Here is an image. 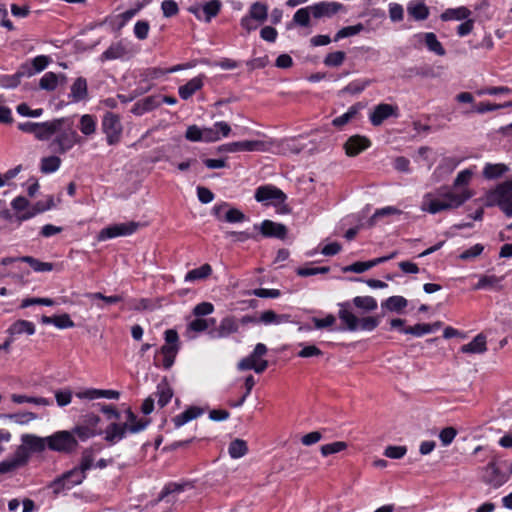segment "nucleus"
Listing matches in <instances>:
<instances>
[{
    "label": "nucleus",
    "mask_w": 512,
    "mask_h": 512,
    "mask_svg": "<svg viewBox=\"0 0 512 512\" xmlns=\"http://www.w3.org/2000/svg\"><path fill=\"white\" fill-rule=\"evenodd\" d=\"M28 456L24 448H16L11 456L6 457L0 462V474H12L26 466Z\"/></svg>",
    "instance_id": "nucleus-16"
},
{
    "label": "nucleus",
    "mask_w": 512,
    "mask_h": 512,
    "mask_svg": "<svg viewBox=\"0 0 512 512\" xmlns=\"http://www.w3.org/2000/svg\"><path fill=\"white\" fill-rule=\"evenodd\" d=\"M48 437V449L59 453H71L77 446L78 441L74 434L67 430L57 431Z\"/></svg>",
    "instance_id": "nucleus-9"
},
{
    "label": "nucleus",
    "mask_w": 512,
    "mask_h": 512,
    "mask_svg": "<svg viewBox=\"0 0 512 512\" xmlns=\"http://www.w3.org/2000/svg\"><path fill=\"white\" fill-rule=\"evenodd\" d=\"M415 37L419 39H423L424 43L427 47V49L438 55V56H444L446 54V51L441 44V42L438 40L437 36L433 32H426V33H419L415 35Z\"/></svg>",
    "instance_id": "nucleus-34"
},
{
    "label": "nucleus",
    "mask_w": 512,
    "mask_h": 512,
    "mask_svg": "<svg viewBox=\"0 0 512 512\" xmlns=\"http://www.w3.org/2000/svg\"><path fill=\"white\" fill-rule=\"evenodd\" d=\"M127 424L111 423L105 429V440L110 444H116L127 436Z\"/></svg>",
    "instance_id": "nucleus-30"
},
{
    "label": "nucleus",
    "mask_w": 512,
    "mask_h": 512,
    "mask_svg": "<svg viewBox=\"0 0 512 512\" xmlns=\"http://www.w3.org/2000/svg\"><path fill=\"white\" fill-rule=\"evenodd\" d=\"M205 127L201 128L197 125L187 127L185 138L191 142H205Z\"/></svg>",
    "instance_id": "nucleus-59"
},
{
    "label": "nucleus",
    "mask_w": 512,
    "mask_h": 512,
    "mask_svg": "<svg viewBox=\"0 0 512 512\" xmlns=\"http://www.w3.org/2000/svg\"><path fill=\"white\" fill-rule=\"evenodd\" d=\"M460 351L464 354H483L487 351V339L482 333L476 335L471 342L463 345Z\"/></svg>",
    "instance_id": "nucleus-33"
},
{
    "label": "nucleus",
    "mask_w": 512,
    "mask_h": 512,
    "mask_svg": "<svg viewBox=\"0 0 512 512\" xmlns=\"http://www.w3.org/2000/svg\"><path fill=\"white\" fill-rule=\"evenodd\" d=\"M59 84V76L54 72H46L39 81V87L46 91H54Z\"/></svg>",
    "instance_id": "nucleus-55"
},
{
    "label": "nucleus",
    "mask_w": 512,
    "mask_h": 512,
    "mask_svg": "<svg viewBox=\"0 0 512 512\" xmlns=\"http://www.w3.org/2000/svg\"><path fill=\"white\" fill-rule=\"evenodd\" d=\"M272 150L271 144L266 140H243L222 144L218 147L220 153L237 152H267Z\"/></svg>",
    "instance_id": "nucleus-8"
},
{
    "label": "nucleus",
    "mask_w": 512,
    "mask_h": 512,
    "mask_svg": "<svg viewBox=\"0 0 512 512\" xmlns=\"http://www.w3.org/2000/svg\"><path fill=\"white\" fill-rule=\"evenodd\" d=\"M407 13L415 21H424L430 15V9L424 0H411L407 3Z\"/></svg>",
    "instance_id": "nucleus-26"
},
{
    "label": "nucleus",
    "mask_w": 512,
    "mask_h": 512,
    "mask_svg": "<svg viewBox=\"0 0 512 512\" xmlns=\"http://www.w3.org/2000/svg\"><path fill=\"white\" fill-rule=\"evenodd\" d=\"M61 162L57 155L43 157L40 161V171L43 174H52L60 168Z\"/></svg>",
    "instance_id": "nucleus-48"
},
{
    "label": "nucleus",
    "mask_w": 512,
    "mask_h": 512,
    "mask_svg": "<svg viewBox=\"0 0 512 512\" xmlns=\"http://www.w3.org/2000/svg\"><path fill=\"white\" fill-rule=\"evenodd\" d=\"M471 15V11L464 7V6H460V7H456V8H448L446 9L445 11H443L440 15V19L442 21H452V20H456V21H463V20H466L470 17Z\"/></svg>",
    "instance_id": "nucleus-40"
},
{
    "label": "nucleus",
    "mask_w": 512,
    "mask_h": 512,
    "mask_svg": "<svg viewBox=\"0 0 512 512\" xmlns=\"http://www.w3.org/2000/svg\"><path fill=\"white\" fill-rule=\"evenodd\" d=\"M102 129L109 145H114L119 142L122 133V125L118 115L107 112L102 120Z\"/></svg>",
    "instance_id": "nucleus-14"
},
{
    "label": "nucleus",
    "mask_w": 512,
    "mask_h": 512,
    "mask_svg": "<svg viewBox=\"0 0 512 512\" xmlns=\"http://www.w3.org/2000/svg\"><path fill=\"white\" fill-rule=\"evenodd\" d=\"M85 478L86 475L81 471V469L75 467L63 474L61 477L55 479L50 484V488L55 494H59L65 490H70L74 486L81 484Z\"/></svg>",
    "instance_id": "nucleus-11"
},
{
    "label": "nucleus",
    "mask_w": 512,
    "mask_h": 512,
    "mask_svg": "<svg viewBox=\"0 0 512 512\" xmlns=\"http://www.w3.org/2000/svg\"><path fill=\"white\" fill-rule=\"evenodd\" d=\"M372 81L370 79H356L347 84L343 89L342 93L357 95L363 92Z\"/></svg>",
    "instance_id": "nucleus-51"
},
{
    "label": "nucleus",
    "mask_w": 512,
    "mask_h": 512,
    "mask_svg": "<svg viewBox=\"0 0 512 512\" xmlns=\"http://www.w3.org/2000/svg\"><path fill=\"white\" fill-rule=\"evenodd\" d=\"M212 272V266L205 263L197 268L189 270L184 276V281L187 283L203 281L209 278L212 275Z\"/></svg>",
    "instance_id": "nucleus-35"
},
{
    "label": "nucleus",
    "mask_w": 512,
    "mask_h": 512,
    "mask_svg": "<svg viewBox=\"0 0 512 512\" xmlns=\"http://www.w3.org/2000/svg\"><path fill=\"white\" fill-rule=\"evenodd\" d=\"M18 260L21 262H25L29 264V266L35 271V272H50L53 270V264L50 262H42L34 257L31 256H22L18 257Z\"/></svg>",
    "instance_id": "nucleus-50"
},
{
    "label": "nucleus",
    "mask_w": 512,
    "mask_h": 512,
    "mask_svg": "<svg viewBox=\"0 0 512 512\" xmlns=\"http://www.w3.org/2000/svg\"><path fill=\"white\" fill-rule=\"evenodd\" d=\"M24 75L19 68L14 74H0V87L3 89H14L19 86Z\"/></svg>",
    "instance_id": "nucleus-46"
},
{
    "label": "nucleus",
    "mask_w": 512,
    "mask_h": 512,
    "mask_svg": "<svg viewBox=\"0 0 512 512\" xmlns=\"http://www.w3.org/2000/svg\"><path fill=\"white\" fill-rule=\"evenodd\" d=\"M491 205H498L508 217L512 216V177L500 183L487 194Z\"/></svg>",
    "instance_id": "nucleus-5"
},
{
    "label": "nucleus",
    "mask_w": 512,
    "mask_h": 512,
    "mask_svg": "<svg viewBox=\"0 0 512 512\" xmlns=\"http://www.w3.org/2000/svg\"><path fill=\"white\" fill-rule=\"evenodd\" d=\"M8 418L12 420L14 423L19 425H27L31 421L38 418V416L33 412H20L8 415Z\"/></svg>",
    "instance_id": "nucleus-64"
},
{
    "label": "nucleus",
    "mask_w": 512,
    "mask_h": 512,
    "mask_svg": "<svg viewBox=\"0 0 512 512\" xmlns=\"http://www.w3.org/2000/svg\"><path fill=\"white\" fill-rule=\"evenodd\" d=\"M254 198L264 205L279 206L284 204L287 196L279 188L273 185H262L255 190Z\"/></svg>",
    "instance_id": "nucleus-12"
},
{
    "label": "nucleus",
    "mask_w": 512,
    "mask_h": 512,
    "mask_svg": "<svg viewBox=\"0 0 512 512\" xmlns=\"http://www.w3.org/2000/svg\"><path fill=\"white\" fill-rule=\"evenodd\" d=\"M222 7L220 0H209L197 3L188 8V11L193 14L199 21L209 23L216 17Z\"/></svg>",
    "instance_id": "nucleus-13"
},
{
    "label": "nucleus",
    "mask_w": 512,
    "mask_h": 512,
    "mask_svg": "<svg viewBox=\"0 0 512 512\" xmlns=\"http://www.w3.org/2000/svg\"><path fill=\"white\" fill-rule=\"evenodd\" d=\"M463 198L454 195L449 186H442L423 195L420 209L429 214L457 209L463 205Z\"/></svg>",
    "instance_id": "nucleus-1"
},
{
    "label": "nucleus",
    "mask_w": 512,
    "mask_h": 512,
    "mask_svg": "<svg viewBox=\"0 0 512 512\" xmlns=\"http://www.w3.org/2000/svg\"><path fill=\"white\" fill-rule=\"evenodd\" d=\"M54 206L52 197H48L46 201H38L34 204L23 197L17 196L11 201V208L14 211L15 220L20 224L24 221L32 219L36 215L50 210Z\"/></svg>",
    "instance_id": "nucleus-3"
},
{
    "label": "nucleus",
    "mask_w": 512,
    "mask_h": 512,
    "mask_svg": "<svg viewBox=\"0 0 512 512\" xmlns=\"http://www.w3.org/2000/svg\"><path fill=\"white\" fill-rule=\"evenodd\" d=\"M363 108L361 103H356L348 108V110L333 119L332 124L335 127L341 128L356 117L359 111Z\"/></svg>",
    "instance_id": "nucleus-44"
},
{
    "label": "nucleus",
    "mask_w": 512,
    "mask_h": 512,
    "mask_svg": "<svg viewBox=\"0 0 512 512\" xmlns=\"http://www.w3.org/2000/svg\"><path fill=\"white\" fill-rule=\"evenodd\" d=\"M11 401L15 404L30 403L36 406H50L52 401L45 397L27 396L24 394H12Z\"/></svg>",
    "instance_id": "nucleus-43"
},
{
    "label": "nucleus",
    "mask_w": 512,
    "mask_h": 512,
    "mask_svg": "<svg viewBox=\"0 0 512 512\" xmlns=\"http://www.w3.org/2000/svg\"><path fill=\"white\" fill-rule=\"evenodd\" d=\"M56 130L53 139L49 146L50 149L56 154H65L70 151L74 146L81 144L82 138L74 129L72 122L68 119H58Z\"/></svg>",
    "instance_id": "nucleus-2"
},
{
    "label": "nucleus",
    "mask_w": 512,
    "mask_h": 512,
    "mask_svg": "<svg viewBox=\"0 0 512 512\" xmlns=\"http://www.w3.org/2000/svg\"><path fill=\"white\" fill-rule=\"evenodd\" d=\"M353 304L366 312L374 311L377 308V301L372 296H357L353 298Z\"/></svg>",
    "instance_id": "nucleus-56"
},
{
    "label": "nucleus",
    "mask_w": 512,
    "mask_h": 512,
    "mask_svg": "<svg viewBox=\"0 0 512 512\" xmlns=\"http://www.w3.org/2000/svg\"><path fill=\"white\" fill-rule=\"evenodd\" d=\"M268 18V5L256 1L249 7L248 13L240 20L241 27L247 32L257 30Z\"/></svg>",
    "instance_id": "nucleus-6"
},
{
    "label": "nucleus",
    "mask_w": 512,
    "mask_h": 512,
    "mask_svg": "<svg viewBox=\"0 0 512 512\" xmlns=\"http://www.w3.org/2000/svg\"><path fill=\"white\" fill-rule=\"evenodd\" d=\"M408 305V301L403 296H391L383 303V307L392 312H401Z\"/></svg>",
    "instance_id": "nucleus-54"
},
{
    "label": "nucleus",
    "mask_w": 512,
    "mask_h": 512,
    "mask_svg": "<svg viewBox=\"0 0 512 512\" xmlns=\"http://www.w3.org/2000/svg\"><path fill=\"white\" fill-rule=\"evenodd\" d=\"M155 396L157 397V404L160 407H164L171 401L173 390L169 384L164 381L158 384Z\"/></svg>",
    "instance_id": "nucleus-47"
},
{
    "label": "nucleus",
    "mask_w": 512,
    "mask_h": 512,
    "mask_svg": "<svg viewBox=\"0 0 512 512\" xmlns=\"http://www.w3.org/2000/svg\"><path fill=\"white\" fill-rule=\"evenodd\" d=\"M503 277H498L496 275H482L479 278V281L475 285V290L488 289V288H500V283L502 282Z\"/></svg>",
    "instance_id": "nucleus-52"
},
{
    "label": "nucleus",
    "mask_w": 512,
    "mask_h": 512,
    "mask_svg": "<svg viewBox=\"0 0 512 512\" xmlns=\"http://www.w3.org/2000/svg\"><path fill=\"white\" fill-rule=\"evenodd\" d=\"M362 30H363L362 24L343 27L336 33V35L334 37V41L337 42L341 39L355 36V35L359 34Z\"/></svg>",
    "instance_id": "nucleus-63"
},
{
    "label": "nucleus",
    "mask_w": 512,
    "mask_h": 512,
    "mask_svg": "<svg viewBox=\"0 0 512 512\" xmlns=\"http://www.w3.org/2000/svg\"><path fill=\"white\" fill-rule=\"evenodd\" d=\"M395 256H396V252H393V253H391L388 256L379 257V258H376V259H373V260H370V261L355 262V263L349 265L348 267H346L345 271L353 272V273H363V272L371 269L372 267H374V266H376L378 264H381V263H384V262H386V261H388L390 259H393Z\"/></svg>",
    "instance_id": "nucleus-31"
},
{
    "label": "nucleus",
    "mask_w": 512,
    "mask_h": 512,
    "mask_svg": "<svg viewBox=\"0 0 512 512\" xmlns=\"http://www.w3.org/2000/svg\"><path fill=\"white\" fill-rule=\"evenodd\" d=\"M49 64V57L45 55H39L33 58L31 61L26 62L20 66V69L24 77H31L41 71H43Z\"/></svg>",
    "instance_id": "nucleus-24"
},
{
    "label": "nucleus",
    "mask_w": 512,
    "mask_h": 512,
    "mask_svg": "<svg viewBox=\"0 0 512 512\" xmlns=\"http://www.w3.org/2000/svg\"><path fill=\"white\" fill-rule=\"evenodd\" d=\"M254 228L259 230L264 237L284 239L287 235V228L285 225L271 220H264L260 225H254Z\"/></svg>",
    "instance_id": "nucleus-21"
},
{
    "label": "nucleus",
    "mask_w": 512,
    "mask_h": 512,
    "mask_svg": "<svg viewBox=\"0 0 512 512\" xmlns=\"http://www.w3.org/2000/svg\"><path fill=\"white\" fill-rule=\"evenodd\" d=\"M442 327V322L437 321L434 323H418L414 326L403 328L401 333L410 334L415 337H421L426 334H430L438 331Z\"/></svg>",
    "instance_id": "nucleus-29"
},
{
    "label": "nucleus",
    "mask_w": 512,
    "mask_h": 512,
    "mask_svg": "<svg viewBox=\"0 0 512 512\" xmlns=\"http://www.w3.org/2000/svg\"><path fill=\"white\" fill-rule=\"evenodd\" d=\"M216 324L215 318H201L195 317L192 321L187 324L186 335L192 339L195 337L194 334L201 333L209 329Z\"/></svg>",
    "instance_id": "nucleus-27"
},
{
    "label": "nucleus",
    "mask_w": 512,
    "mask_h": 512,
    "mask_svg": "<svg viewBox=\"0 0 512 512\" xmlns=\"http://www.w3.org/2000/svg\"><path fill=\"white\" fill-rule=\"evenodd\" d=\"M267 353V347L263 343L256 344L254 350L238 363V369L241 371L253 370L260 374L268 367V361L263 357Z\"/></svg>",
    "instance_id": "nucleus-7"
},
{
    "label": "nucleus",
    "mask_w": 512,
    "mask_h": 512,
    "mask_svg": "<svg viewBox=\"0 0 512 512\" xmlns=\"http://www.w3.org/2000/svg\"><path fill=\"white\" fill-rule=\"evenodd\" d=\"M205 142L213 143L226 138L231 133V126L225 121H217L210 127H205Z\"/></svg>",
    "instance_id": "nucleus-20"
},
{
    "label": "nucleus",
    "mask_w": 512,
    "mask_h": 512,
    "mask_svg": "<svg viewBox=\"0 0 512 512\" xmlns=\"http://www.w3.org/2000/svg\"><path fill=\"white\" fill-rule=\"evenodd\" d=\"M202 410L198 407H189L184 412L176 415L173 418L175 428H180L186 423L196 419L202 414Z\"/></svg>",
    "instance_id": "nucleus-42"
},
{
    "label": "nucleus",
    "mask_w": 512,
    "mask_h": 512,
    "mask_svg": "<svg viewBox=\"0 0 512 512\" xmlns=\"http://www.w3.org/2000/svg\"><path fill=\"white\" fill-rule=\"evenodd\" d=\"M348 444L344 441H335L332 443H327L321 446L320 452L323 457H327L333 454L340 453L346 450Z\"/></svg>",
    "instance_id": "nucleus-57"
},
{
    "label": "nucleus",
    "mask_w": 512,
    "mask_h": 512,
    "mask_svg": "<svg viewBox=\"0 0 512 512\" xmlns=\"http://www.w3.org/2000/svg\"><path fill=\"white\" fill-rule=\"evenodd\" d=\"M128 54V50L123 41L112 43L102 54V61L122 59Z\"/></svg>",
    "instance_id": "nucleus-36"
},
{
    "label": "nucleus",
    "mask_w": 512,
    "mask_h": 512,
    "mask_svg": "<svg viewBox=\"0 0 512 512\" xmlns=\"http://www.w3.org/2000/svg\"><path fill=\"white\" fill-rule=\"evenodd\" d=\"M248 452L247 443L242 439L233 440L228 447V453L232 459H239Z\"/></svg>",
    "instance_id": "nucleus-53"
},
{
    "label": "nucleus",
    "mask_w": 512,
    "mask_h": 512,
    "mask_svg": "<svg viewBox=\"0 0 512 512\" xmlns=\"http://www.w3.org/2000/svg\"><path fill=\"white\" fill-rule=\"evenodd\" d=\"M138 225L134 222L117 223L101 229L97 240L103 242L120 236H129L137 230Z\"/></svg>",
    "instance_id": "nucleus-15"
},
{
    "label": "nucleus",
    "mask_w": 512,
    "mask_h": 512,
    "mask_svg": "<svg viewBox=\"0 0 512 512\" xmlns=\"http://www.w3.org/2000/svg\"><path fill=\"white\" fill-rule=\"evenodd\" d=\"M311 15L315 18H320L325 15H330L335 12V9L332 8V4L326 2H320L315 5L309 6Z\"/></svg>",
    "instance_id": "nucleus-60"
},
{
    "label": "nucleus",
    "mask_w": 512,
    "mask_h": 512,
    "mask_svg": "<svg viewBox=\"0 0 512 512\" xmlns=\"http://www.w3.org/2000/svg\"><path fill=\"white\" fill-rule=\"evenodd\" d=\"M204 75H198L190 79L186 84L178 88V94L181 99L188 100L197 91L201 90L204 86Z\"/></svg>",
    "instance_id": "nucleus-28"
},
{
    "label": "nucleus",
    "mask_w": 512,
    "mask_h": 512,
    "mask_svg": "<svg viewBox=\"0 0 512 512\" xmlns=\"http://www.w3.org/2000/svg\"><path fill=\"white\" fill-rule=\"evenodd\" d=\"M266 143H270L272 150L268 152L274 154H298L304 149V145L300 144L296 138H288L280 141L266 140Z\"/></svg>",
    "instance_id": "nucleus-18"
},
{
    "label": "nucleus",
    "mask_w": 512,
    "mask_h": 512,
    "mask_svg": "<svg viewBox=\"0 0 512 512\" xmlns=\"http://www.w3.org/2000/svg\"><path fill=\"white\" fill-rule=\"evenodd\" d=\"M17 448H24V452L30 459L31 453L43 452L48 448V437H40L34 434H23L21 436V444Z\"/></svg>",
    "instance_id": "nucleus-17"
},
{
    "label": "nucleus",
    "mask_w": 512,
    "mask_h": 512,
    "mask_svg": "<svg viewBox=\"0 0 512 512\" xmlns=\"http://www.w3.org/2000/svg\"><path fill=\"white\" fill-rule=\"evenodd\" d=\"M371 145L370 140L361 135H354L348 138L344 144L345 153L350 156H356L362 151L368 149Z\"/></svg>",
    "instance_id": "nucleus-23"
},
{
    "label": "nucleus",
    "mask_w": 512,
    "mask_h": 512,
    "mask_svg": "<svg viewBox=\"0 0 512 512\" xmlns=\"http://www.w3.org/2000/svg\"><path fill=\"white\" fill-rule=\"evenodd\" d=\"M346 304H341V309L339 310V318L346 325L347 330L349 331H357V323L359 318L353 314L352 311L345 308Z\"/></svg>",
    "instance_id": "nucleus-49"
},
{
    "label": "nucleus",
    "mask_w": 512,
    "mask_h": 512,
    "mask_svg": "<svg viewBox=\"0 0 512 512\" xmlns=\"http://www.w3.org/2000/svg\"><path fill=\"white\" fill-rule=\"evenodd\" d=\"M87 96V81L83 77H78L71 86L69 97L72 99V102H80L85 100Z\"/></svg>",
    "instance_id": "nucleus-38"
},
{
    "label": "nucleus",
    "mask_w": 512,
    "mask_h": 512,
    "mask_svg": "<svg viewBox=\"0 0 512 512\" xmlns=\"http://www.w3.org/2000/svg\"><path fill=\"white\" fill-rule=\"evenodd\" d=\"M399 108L397 105L381 103L376 105L369 115V120L374 126L381 125L390 117H398Z\"/></svg>",
    "instance_id": "nucleus-19"
},
{
    "label": "nucleus",
    "mask_w": 512,
    "mask_h": 512,
    "mask_svg": "<svg viewBox=\"0 0 512 512\" xmlns=\"http://www.w3.org/2000/svg\"><path fill=\"white\" fill-rule=\"evenodd\" d=\"M509 170L508 166L503 163H486L483 168V177L492 180L504 175Z\"/></svg>",
    "instance_id": "nucleus-45"
},
{
    "label": "nucleus",
    "mask_w": 512,
    "mask_h": 512,
    "mask_svg": "<svg viewBox=\"0 0 512 512\" xmlns=\"http://www.w3.org/2000/svg\"><path fill=\"white\" fill-rule=\"evenodd\" d=\"M290 321V316L287 314H277L273 310H266L260 314L259 322L264 325H279Z\"/></svg>",
    "instance_id": "nucleus-41"
},
{
    "label": "nucleus",
    "mask_w": 512,
    "mask_h": 512,
    "mask_svg": "<svg viewBox=\"0 0 512 512\" xmlns=\"http://www.w3.org/2000/svg\"><path fill=\"white\" fill-rule=\"evenodd\" d=\"M79 129L85 136H90L96 131V120L94 116L85 114L80 118Z\"/></svg>",
    "instance_id": "nucleus-58"
},
{
    "label": "nucleus",
    "mask_w": 512,
    "mask_h": 512,
    "mask_svg": "<svg viewBox=\"0 0 512 512\" xmlns=\"http://www.w3.org/2000/svg\"><path fill=\"white\" fill-rule=\"evenodd\" d=\"M462 162V159L457 157H445L442 159L440 164L436 167L433 172L435 180L438 182L441 180L443 174L448 175L452 173L458 165Z\"/></svg>",
    "instance_id": "nucleus-32"
},
{
    "label": "nucleus",
    "mask_w": 512,
    "mask_h": 512,
    "mask_svg": "<svg viewBox=\"0 0 512 512\" xmlns=\"http://www.w3.org/2000/svg\"><path fill=\"white\" fill-rule=\"evenodd\" d=\"M402 211L394 206H386L380 209H377L372 217L370 218V223L372 225L376 224L377 221L386 216H392V215H400Z\"/></svg>",
    "instance_id": "nucleus-61"
},
{
    "label": "nucleus",
    "mask_w": 512,
    "mask_h": 512,
    "mask_svg": "<svg viewBox=\"0 0 512 512\" xmlns=\"http://www.w3.org/2000/svg\"><path fill=\"white\" fill-rule=\"evenodd\" d=\"M476 173V166L461 170L453 181L450 188L454 195H459L463 198V204L474 196V191L469 187L473 176Z\"/></svg>",
    "instance_id": "nucleus-10"
},
{
    "label": "nucleus",
    "mask_w": 512,
    "mask_h": 512,
    "mask_svg": "<svg viewBox=\"0 0 512 512\" xmlns=\"http://www.w3.org/2000/svg\"><path fill=\"white\" fill-rule=\"evenodd\" d=\"M36 332L35 324L29 320L19 319L14 321L6 330V333L14 340L15 337L22 334L28 336L34 335Z\"/></svg>",
    "instance_id": "nucleus-25"
},
{
    "label": "nucleus",
    "mask_w": 512,
    "mask_h": 512,
    "mask_svg": "<svg viewBox=\"0 0 512 512\" xmlns=\"http://www.w3.org/2000/svg\"><path fill=\"white\" fill-rule=\"evenodd\" d=\"M239 330V321L234 316H226L221 319L218 328L211 331L210 335L214 338H226Z\"/></svg>",
    "instance_id": "nucleus-22"
},
{
    "label": "nucleus",
    "mask_w": 512,
    "mask_h": 512,
    "mask_svg": "<svg viewBox=\"0 0 512 512\" xmlns=\"http://www.w3.org/2000/svg\"><path fill=\"white\" fill-rule=\"evenodd\" d=\"M57 124L58 119L37 123L34 134L35 138L40 141L49 140L54 135Z\"/></svg>",
    "instance_id": "nucleus-39"
},
{
    "label": "nucleus",
    "mask_w": 512,
    "mask_h": 512,
    "mask_svg": "<svg viewBox=\"0 0 512 512\" xmlns=\"http://www.w3.org/2000/svg\"><path fill=\"white\" fill-rule=\"evenodd\" d=\"M165 343L156 352L155 365L163 369H170L180 351L181 343L178 332L175 329H167L164 332Z\"/></svg>",
    "instance_id": "nucleus-4"
},
{
    "label": "nucleus",
    "mask_w": 512,
    "mask_h": 512,
    "mask_svg": "<svg viewBox=\"0 0 512 512\" xmlns=\"http://www.w3.org/2000/svg\"><path fill=\"white\" fill-rule=\"evenodd\" d=\"M512 107V101H508L503 104H492L489 102H480L474 107V112L478 114H484L486 112L495 111L501 108Z\"/></svg>",
    "instance_id": "nucleus-62"
},
{
    "label": "nucleus",
    "mask_w": 512,
    "mask_h": 512,
    "mask_svg": "<svg viewBox=\"0 0 512 512\" xmlns=\"http://www.w3.org/2000/svg\"><path fill=\"white\" fill-rule=\"evenodd\" d=\"M128 434L139 433L146 429L149 425V421L143 418H138L131 409L126 411V421Z\"/></svg>",
    "instance_id": "nucleus-37"
}]
</instances>
